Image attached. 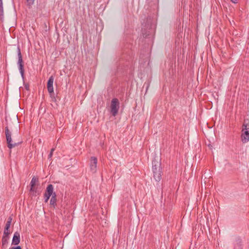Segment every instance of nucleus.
I'll return each mask as SVG.
<instances>
[{"label": "nucleus", "instance_id": "obj_19", "mask_svg": "<svg viewBox=\"0 0 249 249\" xmlns=\"http://www.w3.org/2000/svg\"><path fill=\"white\" fill-rule=\"evenodd\" d=\"M24 87H25V89L27 90H29V85L28 84H25L24 85Z\"/></svg>", "mask_w": 249, "mask_h": 249}, {"label": "nucleus", "instance_id": "obj_1", "mask_svg": "<svg viewBox=\"0 0 249 249\" xmlns=\"http://www.w3.org/2000/svg\"><path fill=\"white\" fill-rule=\"evenodd\" d=\"M152 171L154 179L156 181H160L161 178L162 168L160 159L158 156H155L152 160Z\"/></svg>", "mask_w": 249, "mask_h": 249}, {"label": "nucleus", "instance_id": "obj_18", "mask_svg": "<svg viewBox=\"0 0 249 249\" xmlns=\"http://www.w3.org/2000/svg\"><path fill=\"white\" fill-rule=\"evenodd\" d=\"M50 196H48V195L44 194V197L45 203H47L48 201V200L49 199Z\"/></svg>", "mask_w": 249, "mask_h": 249}, {"label": "nucleus", "instance_id": "obj_23", "mask_svg": "<svg viewBox=\"0 0 249 249\" xmlns=\"http://www.w3.org/2000/svg\"><path fill=\"white\" fill-rule=\"evenodd\" d=\"M233 3H236L237 2V0H231Z\"/></svg>", "mask_w": 249, "mask_h": 249}, {"label": "nucleus", "instance_id": "obj_6", "mask_svg": "<svg viewBox=\"0 0 249 249\" xmlns=\"http://www.w3.org/2000/svg\"><path fill=\"white\" fill-rule=\"evenodd\" d=\"M97 159L95 157H91L90 160V169L92 173H95L97 169Z\"/></svg>", "mask_w": 249, "mask_h": 249}, {"label": "nucleus", "instance_id": "obj_16", "mask_svg": "<svg viewBox=\"0 0 249 249\" xmlns=\"http://www.w3.org/2000/svg\"><path fill=\"white\" fill-rule=\"evenodd\" d=\"M3 14V9L2 7V0H0V16H2Z\"/></svg>", "mask_w": 249, "mask_h": 249}, {"label": "nucleus", "instance_id": "obj_20", "mask_svg": "<svg viewBox=\"0 0 249 249\" xmlns=\"http://www.w3.org/2000/svg\"><path fill=\"white\" fill-rule=\"evenodd\" d=\"M30 191V192H36V189H35V187H31Z\"/></svg>", "mask_w": 249, "mask_h": 249}, {"label": "nucleus", "instance_id": "obj_12", "mask_svg": "<svg viewBox=\"0 0 249 249\" xmlns=\"http://www.w3.org/2000/svg\"><path fill=\"white\" fill-rule=\"evenodd\" d=\"M38 181V178L36 177H33L30 182L31 187H35L36 183Z\"/></svg>", "mask_w": 249, "mask_h": 249}, {"label": "nucleus", "instance_id": "obj_14", "mask_svg": "<svg viewBox=\"0 0 249 249\" xmlns=\"http://www.w3.org/2000/svg\"><path fill=\"white\" fill-rule=\"evenodd\" d=\"M20 73L22 78L24 77V64H21L18 65Z\"/></svg>", "mask_w": 249, "mask_h": 249}, {"label": "nucleus", "instance_id": "obj_26", "mask_svg": "<svg viewBox=\"0 0 249 249\" xmlns=\"http://www.w3.org/2000/svg\"><path fill=\"white\" fill-rule=\"evenodd\" d=\"M54 148H52L51 150V152L52 153H53V151H54Z\"/></svg>", "mask_w": 249, "mask_h": 249}, {"label": "nucleus", "instance_id": "obj_21", "mask_svg": "<svg viewBox=\"0 0 249 249\" xmlns=\"http://www.w3.org/2000/svg\"><path fill=\"white\" fill-rule=\"evenodd\" d=\"M9 249H21V248L20 247V246H17L16 247H12Z\"/></svg>", "mask_w": 249, "mask_h": 249}, {"label": "nucleus", "instance_id": "obj_3", "mask_svg": "<svg viewBox=\"0 0 249 249\" xmlns=\"http://www.w3.org/2000/svg\"><path fill=\"white\" fill-rule=\"evenodd\" d=\"M242 133L241 136L243 143H247L249 141V123L245 121L243 124Z\"/></svg>", "mask_w": 249, "mask_h": 249}, {"label": "nucleus", "instance_id": "obj_8", "mask_svg": "<svg viewBox=\"0 0 249 249\" xmlns=\"http://www.w3.org/2000/svg\"><path fill=\"white\" fill-rule=\"evenodd\" d=\"M54 193L53 185L52 184L48 185L46 188L45 194L48 195V196H53Z\"/></svg>", "mask_w": 249, "mask_h": 249}, {"label": "nucleus", "instance_id": "obj_17", "mask_svg": "<svg viewBox=\"0 0 249 249\" xmlns=\"http://www.w3.org/2000/svg\"><path fill=\"white\" fill-rule=\"evenodd\" d=\"M26 1L27 5L30 7L34 4V0H26Z\"/></svg>", "mask_w": 249, "mask_h": 249}, {"label": "nucleus", "instance_id": "obj_4", "mask_svg": "<svg viewBox=\"0 0 249 249\" xmlns=\"http://www.w3.org/2000/svg\"><path fill=\"white\" fill-rule=\"evenodd\" d=\"M120 103L117 98H113L110 103V113L113 116H116L118 114L120 107Z\"/></svg>", "mask_w": 249, "mask_h": 249}, {"label": "nucleus", "instance_id": "obj_15", "mask_svg": "<svg viewBox=\"0 0 249 249\" xmlns=\"http://www.w3.org/2000/svg\"><path fill=\"white\" fill-rule=\"evenodd\" d=\"M13 218L12 216H9L8 219L7 221H6V225L8 226H11L12 221Z\"/></svg>", "mask_w": 249, "mask_h": 249}, {"label": "nucleus", "instance_id": "obj_9", "mask_svg": "<svg viewBox=\"0 0 249 249\" xmlns=\"http://www.w3.org/2000/svg\"><path fill=\"white\" fill-rule=\"evenodd\" d=\"M18 65H21L23 64V61L22 59V54L20 52L19 47L18 48Z\"/></svg>", "mask_w": 249, "mask_h": 249}, {"label": "nucleus", "instance_id": "obj_7", "mask_svg": "<svg viewBox=\"0 0 249 249\" xmlns=\"http://www.w3.org/2000/svg\"><path fill=\"white\" fill-rule=\"evenodd\" d=\"M20 242V234L19 233L18 231L15 232L13 239L12 244L14 245H18Z\"/></svg>", "mask_w": 249, "mask_h": 249}, {"label": "nucleus", "instance_id": "obj_27", "mask_svg": "<svg viewBox=\"0 0 249 249\" xmlns=\"http://www.w3.org/2000/svg\"><path fill=\"white\" fill-rule=\"evenodd\" d=\"M61 141V139H60V138H59V139H58V141Z\"/></svg>", "mask_w": 249, "mask_h": 249}, {"label": "nucleus", "instance_id": "obj_2", "mask_svg": "<svg viewBox=\"0 0 249 249\" xmlns=\"http://www.w3.org/2000/svg\"><path fill=\"white\" fill-rule=\"evenodd\" d=\"M5 137L6 140V142L7 143V147L11 149L12 148L19 145L20 144L22 143V141L18 142H12L11 135V132L9 129L8 126H6L5 128Z\"/></svg>", "mask_w": 249, "mask_h": 249}, {"label": "nucleus", "instance_id": "obj_13", "mask_svg": "<svg viewBox=\"0 0 249 249\" xmlns=\"http://www.w3.org/2000/svg\"><path fill=\"white\" fill-rule=\"evenodd\" d=\"M9 238V236L3 235L2 238V246L6 245L8 244V240Z\"/></svg>", "mask_w": 249, "mask_h": 249}, {"label": "nucleus", "instance_id": "obj_10", "mask_svg": "<svg viewBox=\"0 0 249 249\" xmlns=\"http://www.w3.org/2000/svg\"><path fill=\"white\" fill-rule=\"evenodd\" d=\"M10 228V226H8V225H7L5 224L3 235L9 236V235L10 234V233H11L10 231H9Z\"/></svg>", "mask_w": 249, "mask_h": 249}, {"label": "nucleus", "instance_id": "obj_11", "mask_svg": "<svg viewBox=\"0 0 249 249\" xmlns=\"http://www.w3.org/2000/svg\"><path fill=\"white\" fill-rule=\"evenodd\" d=\"M56 195L55 193L53 194V196H52V198L50 200V205L54 206L56 204Z\"/></svg>", "mask_w": 249, "mask_h": 249}, {"label": "nucleus", "instance_id": "obj_5", "mask_svg": "<svg viewBox=\"0 0 249 249\" xmlns=\"http://www.w3.org/2000/svg\"><path fill=\"white\" fill-rule=\"evenodd\" d=\"M53 80H54V78H53V76H51L49 78V79L48 81V82H47V85L48 91L49 93H50L51 97H52V94L53 93ZM52 98L53 99V100L54 102H55V103L57 102V99L55 97H52Z\"/></svg>", "mask_w": 249, "mask_h": 249}, {"label": "nucleus", "instance_id": "obj_25", "mask_svg": "<svg viewBox=\"0 0 249 249\" xmlns=\"http://www.w3.org/2000/svg\"><path fill=\"white\" fill-rule=\"evenodd\" d=\"M56 98H57L59 101H60V99H60V97H59V96H56Z\"/></svg>", "mask_w": 249, "mask_h": 249}, {"label": "nucleus", "instance_id": "obj_24", "mask_svg": "<svg viewBox=\"0 0 249 249\" xmlns=\"http://www.w3.org/2000/svg\"><path fill=\"white\" fill-rule=\"evenodd\" d=\"M61 23V22L60 23V24L59 23V21L58 20V21L56 23V26H58V25H60V24Z\"/></svg>", "mask_w": 249, "mask_h": 249}, {"label": "nucleus", "instance_id": "obj_22", "mask_svg": "<svg viewBox=\"0 0 249 249\" xmlns=\"http://www.w3.org/2000/svg\"><path fill=\"white\" fill-rule=\"evenodd\" d=\"M52 155H53V153H52V152H50V154H49V158H51V157L52 156Z\"/></svg>", "mask_w": 249, "mask_h": 249}]
</instances>
